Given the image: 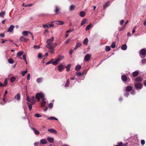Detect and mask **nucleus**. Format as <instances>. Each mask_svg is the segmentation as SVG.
<instances>
[{"instance_id": "37", "label": "nucleus", "mask_w": 146, "mask_h": 146, "mask_svg": "<svg viewBox=\"0 0 146 146\" xmlns=\"http://www.w3.org/2000/svg\"><path fill=\"white\" fill-rule=\"evenodd\" d=\"M111 50L110 47V46H107L105 48V50L107 52H108Z\"/></svg>"}, {"instance_id": "6", "label": "nucleus", "mask_w": 146, "mask_h": 146, "mask_svg": "<svg viewBox=\"0 0 146 146\" xmlns=\"http://www.w3.org/2000/svg\"><path fill=\"white\" fill-rule=\"evenodd\" d=\"M91 56V55L89 54H87L85 56L84 60L88 61L90 60Z\"/></svg>"}, {"instance_id": "57", "label": "nucleus", "mask_w": 146, "mask_h": 146, "mask_svg": "<svg viewBox=\"0 0 146 146\" xmlns=\"http://www.w3.org/2000/svg\"><path fill=\"white\" fill-rule=\"evenodd\" d=\"M123 145V143L121 142L118 143V145L116 146H122Z\"/></svg>"}, {"instance_id": "48", "label": "nucleus", "mask_w": 146, "mask_h": 146, "mask_svg": "<svg viewBox=\"0 0 146 146\" xmlns=\"http://www.w3.org/2000/svg\"><path fill=\"white\" fill-rule=\"evenodd\" d=\"M7 79H5L4 82V84L3 85V86H5L7 84Z\"/></svg>"}, {"instance_id": "17", "label": "nucleus", "mask_w": 146, "mask_h": 146, "mask_svg": "<svg viewBox=\"0 0 146 146\" xmlns=\"http://www.w3.org/2000/svg\"><path fill=\"white\" fill-rule=\"evenodd\" d=\"M135 82H140L142 80V79L140 77H138L135 79Z\"/></svg>"}, {"instance_id": "5", "label": "nucleus", "mask_w": 146, "mask_h": 146, "mask_svg": "<svg viewBox=\"0 0 146 146\" xmlns=\"http://www.w3.org/2000/svg\"><path fill=\"white\" fill-rule=\"evenodd\" d=\"M134 85L136 89H141L142 88V86L140 82L134 83Z\"/></svg>"}, {"instance_id": "46", "label": "nucleus", "mask_w": 146, "mask_h": 146, "mask_svg": "<svg viewBox=\"0 0 146 146\" xmlns=\"http://www.w3.org/2000/svg\"><path fill=\"white\" fill-rule=\"evenodd\" d=\"M27 104L28 105V107H29V109L30 110H31L32 108V106L31 104H29L28 103H27Z\"/></svg>"}, {"instance_id": "47", "label": "nucleus", "mask_w": 146, "mask_h": 146, "mask_svg": "<svg viewBox=\"0 0 146 146\" xmlns=\"http://www.w3.org/2000/svg\"><path fill=\"white\" fill-rule=\"evenodd\" d=\"M35 116L37 117H39L41 116V115L38 113H36L35 114Z\"/></svg>"}, {"instance_id": "19", "label": "nucleus", "mask_w": 146, "mask_h": 146, "mask_svg": "<svg viewBox=\"0 0 146 146\" xmlns=\"http://www.w3.org/2000/svg\"><path fill=\"white\" fill-rule=\"evenodd\" d=\"M29 31H24L22 33V35L24 36H27L28 35Z\"/></svg>"}, {"instance_id": "38", "label": "nucleus", "mask_w": 146, "mask_h": 146, "mask_svg": "<svg viewBox=\"0 0 146 146\" xmlns=\"http://www.w3.org/2000/svg\"><path fill=\"white\" fill-rule=\"evenodd\" d=\"M69 84V80L68 79H67L65 85V87H68Z\"/></svg>"}, {"instance_id": "3", "label": "nucleus", "mask_w": 146, "mask_h": 146, "mask_svg": "<svg viewBox=\"0 0 146 146\" xmlns=\"http://www.w3.org/2000/svg\"><path fill=\"white\" fill-rule=\"evenodd\" d=\"M46 47L49 49H53L57 45V44L56 43H47Z\"/></svg>"}, {"instance_id": "34", "label": "nucleus", "mask_w": 146, "mask_h": 146, "mask_svg": "<svg viewBox=\"0 0 146 146\" xmlns=\"http://www.w3.org/2000/svg\"><path fill=\"white\" fill-rule=\"evenodd\" d=\"M110 2H108L106 3L105 5L103 7L104 8V9H106V7H107L108 6V5L110 4Z\"/></svg>"}, {"instance_id": "24", "label": "nucleus", "mask_w": 146, "mask_h": 146, "mask_svg": "<svg viewBox=\"0 0 146 146\" xmlns=\"http://www.w3.org/2000/svg\"><path fill=\"white\" fill-rule=\"evenodd\" d=\"M87 22V20L86 19H83L81 22V26H82L84 24H86Z\"/></svg>"}, {"instance_id": "15", "label": "nucleus", "mask_w": 146, "mask_h": 146, "mask_svg": "<svg viewBox=\"0 0 146 146\" xmlns=\"http://www.w3.org/2000/svg\"><path fill=\"white\" fill-rule=\"evenodd\" d=\"M82 45V44L79 42L76 43V46L74 48L75 50H76L78 48L80 47Z\"/></svg>"}, {"instance_id": "29", "label": "nucleus", "mask_w": 146, "mask_h": 146, "mask_svg": "<svg viewBox=\"0 0 146 146\" xmlns=\"http://www.w3.org/2000/svg\"><path fill=\"white\" fill-rule=\"evenodd\" d=\"M85 13L84 11H82L80 12V15L81 17H84L85 16Z\"/></svg>"}, {"instance_id": "53", "label": "nucleus", "mask_w": 146, "mask_h": 146, "mask_svg": "<svg viewBox=\"0 0 146 146\" xmlns=\"http://www.w3.org/2000/svg\"><path fill=\"white\" fill-rule=\"evenodd\" d=\"M141 144L143 145H144L145 144V141L144 140H142L141 141Z\"/></svg>"}, {"instance_id": "43", "label": "nucleus", "mask_w": 146, "mask_h": 146, "mask_svg": "<svg viewBox=\"0 0 146 146\" xmlns=\"http://www.w3.org/2000/svg\"><path fill=\"white\" fill-rule=\"evenodd\" d=\"M115 42H113L111 44V47L113 48H114L115 47Z\"/></svg>"}, {"instance_id": "28", "label": "nucleus", "mask_w": 146, "mask_h": 146, "mask_svg": "<svg viewBox=\"0 0 146 146\" xmlns=\"http://www.w3.org/2000/svg\"><path fill=\"white\" fill-rule=\"evenodd\" d=\"M71 66V64H69L67 66L65 67V68H66V71L67 72H68L70 70Z\"/></svg>"}, {"instance_id": "55", "label": "nucleus", "mask_w": 146, "mask_h": 146, "mask_svg": "<svg viewBox=\"0 0 146 146\" xmlns=\"http://www.w3.org/2000/svg\"><path fill=\"white\" fill-rule=\"evenodd\" d=\"M136 28V27H135L133 29V31H132V33L133 34L135 32V29Z\"/></svg>"}, {"instance_id": "50", "label": "nucleus", "mask_w": 146, "mask_h": 146, "mask_svg": "<svg viewBox=\"0 0 146 146\" xmlns=\"http://www.w3.org/2000/svg\"><path fill=\"white\" fill-rule=\"evenodd\" d=\"M53 106V104L52 103H50L48 105V107L50 108H52Z\"/></svg>"}, {"instance_id": "2", "label": "nucleus", "mask_w": 146, "mask_h": 146, "mask_svg": "<svg viewBox=\"0 0 146 146\" xmlns=\"http://www.w3.org/2000/svg\"><path fill=\"white\" fill-rule=\"evenodd\" d=\"M64 55H60L57 58L55 59L54 61H53L52 64L54 65H56L58 63V62L60 60H62L64 58Z\"/></svg>"}, {"instance_id": "63", "label": "nucleus", "mask_w": 146, "mask_h": 146, "mask_svg": "<svg viewBox=\"0 0 146 146\" xmlns=\"http://www.w3.org/2000/svg\"><path fill=\"white\" fill-rule=\"evenodd\" d=\"M51 50H50V52L52 53H54V49H50Z\"/></svg>"}, {"instance_id": "16", "label": "nucleus", "mask_w": 146, "mask_h": 146, "mask_svg": "<svg viewBox=\"0 0 146 146\" xmlns=\"http://www.w3.org/2000/svg\"><path fill=\"white\" fill-rule=\"evenodd\" d=\"M40 142L41 144H46L47 143V141L46 139H43L40 140Z\"/></svg>"}, {"instance_id": "27", "label": "nucleus", "mask_w": 146, "mask_h": 146, "mask_svg": "<svg viewBox=\"0 0 146 146\" xmlns=\"http://www.w3.org/2000/svg\"><path fill=\"white\" fill-rule=\"evenodd\" d=\"M127 48V46L126 44L123 45L121 47V48L122 50H125Z\"/></svg>"}, {"instance_id": "44", "label": "nucleus", "mask_w": 146, "mask_h": 146, "mask_svg": "<svg viewBox=\"0 0 146 146\" xmlns=\"http://www.w3.org/2000/svg\"><path fill=\"white\" fill-rule=\"evenodd\" d=\"M74 8L75 7L74 5H71L70 7V11L73 10L74 9Z\"/></svg>"}, {"instance_id": "11", "label": "nucleus", "mask_w": 146, "mask_h": 146, "mask_svg": "<svg viewBox=\"0 0 146 146\" xmlns=\"http://www.w3.org/2000/svg\"><path fill=\"white\" fill-rule=\"evenodd\" d=\"M20 40L22 42H25L27 41L28 40L23 36H21L20 38Z\"/></svg>"}, {"instance_id": "39", "label": "nucleus", "mask_w": 146, "mask_h": 146, "mask_svg": "<svg viewBox=\"0 0 146 146\" xmlns=\"http://www.w3.org/2000/svg\"><path fill=\"white\" fill-rule=\"evenodd\" d=\"M54 60L53 59H52L51 60H50V61H49L48 62H46V65H48V64H49L50 63H52H52L53 62V61Z\"/></svg>"}, {"instance_id": "20", "label": "nucleus", "mask_w": 146, "mask_h": 146, "mask_svg": "<svg viewBox=\"0 0 146 146\" xmlns=\"http://www.w3.org/2000/svg\"><path fill=\"white\" fill-rule=\"evenodd\" d=\"M55 8L56 9L55 10V13L56 14H58L59 13L60 9L57 6H56L55 7Z\"/></svg>"}, {"instance_id": "1", "label": "nucleus", "mask_w": 146, "mask_h": 146, "mask_svg": "<svg viewBox=\"0 0 146 146\" xmlns=\"http://www.w3.org/2000/svg\"><path fill=\"white\" fill-rule=\"evenodd\" d=\"M36 98L38 102L40 101V98H41L42 101L41 102V105L42 107L44 106L46 104V102L44 100L45 96L44 94L42 93H37L36 95Z\"/></svg>"}, {"instance_id": "33", "label": "nucleus", "mask_w": 146, "mask_h": 146, "mask_svg": "<svg viewBox=\"0 0 146 146\" xmlns=\"http://www.w3.org/2000/svg\"><path fill=\"white\" fill-rule=\"evenodd\" d=\"M31 103H32L33 104H34L35 103V98L34 96H33L31 99Z\"/></svg>"}, {"instance_id": "61", "label": "nucleus", "mask_w": 146, "mask_h": 146, "mask_svg": "<svg viewBox=\"0 0 146 146\" xmlns=\"http://www.w3.org/2000/svg\"><path fill=\"white\" fill-rule=\"evenodd\" d=\"M32 5H33V4H28V5H25V7H30Z\"/></svg>"}, {"instance_id": "41", "label": "nucleus", "mask_w": 146, "mask_h": 146, "mask_svg": "<svg viewBox=\"0 0 146 146\" xmlns=\"http://www.w3.org/2000/svg\"><path fill=\"white\" fill-rule=\"evenodd\" d=\"M26 100L29 102L31 103V100L30 99V98L28 96V95L27 94Z\"/></svg>"}, {"instance_id": "64", "label": "nucleus", "mask_w": 146, "mask_h": 146, "mask_svg": "<svg viewBox=\"0 0 146 146\" xmlns=\"http://www.w3.org/2000/svg\"><path fill=\"white\" fill-rule=\"evenodd\" d=\"M54 24H49L48 25V27H53L54 26Z\"/></svg>"}, {"instance_id": "42", "label": "nucleus", "mask_w": 146, "mask_h": 146, "mask_svg": "<svg viewBox=\"0 0 146 146\" xmlns=\"http://www.w3.org/2000/svg\"><path fill=\"white\" fill-rule=\"evenodd\" d=\"M27 70H26L25 71H22L21 72V73L22 74V75L23 76H24L27 73Z\"/></svg>"}, {"instance_id": "7", "label": "nucleus", "mask_w": 146, "mask_h": 146, "mask_svg": "<svg viewBox=\"0 0 146 146\" xmlns=\"http://www.w3.org/2000/svg\"><path fill=\"white\" fill-rule=\"evenodd\" d=\"M64 69V66L62 64H60L58 66V70L60 72H61Z\"/></svg>"}, {"instance_id": "40", "label": "nucleus", "mask_w": 146, "mask_h": 146, "mask_svg": "<svg viewBox=\"0 0 146 146\" xmlns=\"http://www.w3.org/2000/svg\"><path fill=\"white\" fill-rule=\"evenodd\" d=\"M8 62L10 64H13L14 62V61L12 58H10L8 60Z\"/></svg>"}, {"instance_id": "14", "label": "nucleus", "mask_w": 146, "mask_h": 146, "mask_svg": "<svg viewBox=\"0 0 146 146\" xmlns=\"http://www.w3.org/2000/svg\"><path fill=\"white\" fill-rule=\"evenodd\" d=\"M48 131L50 133H57V131H56L55 130V129H48Z\"/></svg>"}, {"instance_id": "54", "label": "nucleus", "mask_w": 146, "mask_h": 146, "mask_svg": "<svg viewBox=\"0 0 146 146\" xmlns=\"http://www.w3.org/2000/svg\"><path fill=\"white\" fill-rule=\"evenodd\" d=\"M43 27L44 28H48V25H43Z\"/></svg>"}, {"instance_id": "13", "label": "nucleus", "mask_w": 146, "mask_h": 146, "mask_svg": "<svg viewBox=\"0 0 146 146\" xmlns=\"http://www.w3.org/2000/svg\"><path fill=\"white\" fill-rule=\"evenodd\" d=\"M47 139L48 141L50 143H52L54 141V139L53 138L50 137H48L47 138Z\"/></svg>"}, {"instance_id": "35", "label": "nucleus", "mask_w": 146, "mask_h": 146, "mask_svg": "<svg viewBox=\"0 0 146 146\" xmlns=\"http://www.w3.org/2000/svg\"><path fill=\"white\" fill-rule=\"evenodd\" d=\"M42 78H38L36 79V81L37 83H40L42 82Z\"/></svg>"}, {"instance_id": "23", "label": "nucleus", "mask_w": 146, "mask_h": 146, "mask_svg": "<svg viewBox=\"0 0 146 146\" xmlns=\"http://www.w3.org/2000/svg\"><path fill=\"white\" fill-rule=\"evenodd\" d=\"M122 80L123 81H126L127 80V77L125 75H122L121 77Z\"/></svg>"}, {"instance_id": "45", "label": "nucleus", "mask_w": 146, "mask_h": 146, "mask_svg": "<svg viewBox=\"0 0 146 146\" xmlns=\"http://www.w3.org/2000/svg\"><path fill=\"white\" fill-rule=\"evenodd\" d=\"M82 73H82L81 72H76V75L77 76L79 77L81 76L82 75Z\"/></svg>"}, {"instance_id": "62", "label": "nucleus", "mask_w": 146, "mask_h": 146, "mask_svg": "<svg viewBox=\"0 0 146 146\" xmlns=\"http://www.w3.org/2000/svg\"><path fill=\"white\" fill-rule=\"evenodd\" d=\"M39 144V142H35L34 143V145L35 146H37Z\"/></svg>"}, {"instance_id": "12", "label": "nucleus", "mask_w": 146, "mask_h": 146, "mask_svg": "<svg viewBox=\"0 0 146 146\" xmlns=\"http://www.w3.org/2000/svg\"><path fill=\"white\" fill-rule=\"evenodd\" d=\"M55 22H57V23H56V24L58 25H63L64 23V22L62 21H53V22H52V23H54Z\"/></svg>"}, {"instance_id": "36", "label": "nucleus", "mask_w": 146, "mask_h": 146, "mask_svg": "<svg viewBox=\"0 0 146 146\" xmlns=\"http://www.w3.org/2000/svg\"><path fill=\"white\" fill-rule=\"evenodd\" d=\"M92 26V24H90L88 26H87L86 28V31L88 30Z\"/></svg>"}, {"instance_id": "9", "label": "nucleus", "mask_w": 146, "mask_h": 146, "mask_svg": "<svg viewBox=\"0 0 146 146\" xmlns=\"http://www.w3.org/2000/svg\"><path fill=\"white\" fill-rule=\"evenodd\" d=\"M14 27L15 26L14 25H11L9 27V29L7 31V32H12L13 31Z\"/></svg>"}, {"instance_id": "56", "label": "nucleus", "mask_w": 146, "mask_h": 146, "mask_svg": "<svg viewBox=\"0 0 146 146\" xmlns=\"http://www.w3.org/2000/svg\"><path fill=\"white\" fill-rule=\"evenodd\" d=\"M42 54L40 53H39L38 54V58H42Z\"/></svg>"}, {"instance_id": "59", "label": "nucleus", "mask_w": 146, "mask_h": 146, "mask_svg": "<svg viewBox=\"0 0 146 146\" xmlns=\"http://www.w3.org/2000/svg\"><path fill=\"white\" fill-rule=\"evenodd\" d=\"M124 23V20H121L120 22V24L121 25H122Z\"/></svg>"}, {"instance_id": "58", "label": "nucleus", "mask_w": 146, "mask_h": 146, "mask_svg": "<svg viewBox=\"0 0 146 146\" xmlns=\"http://www.w3.org/2000/svg\"><path fill=\"white\" fill-rule=\"evenodd\" d=\"M72 31H73V30L70 29L66 31V33H71Z\"/></svg>"}, {"instance_id": "8", "label": "nucleus", "mask_w": 146, "mask_h": 146, "mask_svg": "<svg viewBox=\"0 0 146 146\" xmlns=\"http://www.w3.org/2000/svg\"><path fill=\"white\" fill-rule=\"evenodd\" d=\"M23 51H20L17 53V56L21 59H22L20 56L23 54Z\"/></svg>"}, {"instance_id": "10", "label": "nucleus", "mask_w": 146, "mask_h": 146, "mask_svg": "<svg viewBox=\"0 0 146 146\" xmlns=\"http://www.w3.org/2000/svg\"><path fill=\"white\" fill-rule=\"evenodd\" d=\"M54 36H52L50 39H48L46 41L47 43H53V42L54 40Z\"/></svg>"}, {"instance_id": "18", "label": "nucleus", "mask_w": 146, "mask_h": 146, "mask_svg": "<svg viewBox=\"0 0 146 146\" xmlns=\"http://www.w3.org/2000/svg\"><path fill=\"white\" fill-rule=\"evenodd\" d=\"M15 99L19 101L20 100V96L19 93H18L15 97Z\"/></svg>"}, {"instance_id": "51", "label": "nucleus", "mask_w": 146, "mask_h": 146, "mask_svg": "<svg viewBox=\"0 0 146 146\" xmlns=\"http://www.w3.org/2000/svg\"><path fill=\"white\" fill-rule=\"evenodd\" d=\"M30 79V74H29L27 75V79L29 80Z\"/></svg>"}, {"instance_id": "22", "label": "nucleus", "mask_w": 146, "mask_h": 146, "mask_svg": "<svg viewBox=\"0 0 146 146\" xmlns=\"http://www.w3.org/2000/svg\"><path fill=\"white\" fill-rule=\"evenodd\" d=\"M132 88L131 86H128L126 87V90L127 92L130 91L131 90Z\"/></svg>"}, {"instance_id": "52", "label": "nucleus", "mask_w": 146, "mask_h": 146, "mask_svg": "<svg viewBox=\"0 0 146 146\" xmlns=\"http://www.w3.org/2000/svg\"><path fill=\"white\" fill-rule=\"evenodd\" d=\"M34 48L35 49H38L40 48V47L39 46L35 45L34 46Z\"/></svg>"}, {"instance_id": "4", "label": "nucleus", "mask_w": 146, "mask_h": 146, "mask_svg": "<svg viewBox=\"0 0 146 146\" xmlns=\"http://www.w3.org/2000/svg\"><path fill=\"white\" fill-rule=\"evenodd\" d=\"M139 55L142 58L145 57L146 56V50L145 49H141L139 52Z\"/></svg>"}, {"instance_id": "31", "label": "nucleus", "mask_w": 146, "mask_h": 146, "mask_svg": "<svg viewBox=\"0 0 146 146\" xmlns=\"http://www.w3.org/2000/svg\"><path fill=\"white\" fill-rule=\"evenodd\" d=\"M88 38H86L83 40V43L84 44L87 45L88 44Z\"/></svg>"}, {"instance_id": "21", "label": "nucleus", "mask_w": 146, "mask_h": 146, "mask_svg": "<svg viewBox=\"0 0 146 146\" xmlns=\"http://www.w3.org/2000/svg\"><path fill=\"white\" fill-rule=\"evenodd\" d=\"M139 72L137 71H135L132 73V75L133 77H135L137 76L139 74Z\"/></svg>"}, {"instance_id": "25", "label": "nucleus", "mask_w": 146, "mask_h": 146, "mask_svg": "<svg viewBox=\"0 0 146 146\" xmlns=\"http://www.w3.org/2000/svg\"><path fill=\"white\" fill-rule=\"evenodd\" d=\"M31 129L34 131V132L36 135H38L39 134L40 132L36 130L33 127H32Z\"/></svg>"}, {"instance_id": "30", "label": "nucleus", "mask_w": 146, "mask_h": 146, "mask_svg": "<svg viewBox=\"0 0 146 146\" xmlns=\"http://www.w3.org/2000/svg\"><path fill=\"white\" fill-rule=\"evenodd\" d=\"M5 11H2L0 13V17H3L5 15Z\"/></svg>"}, {"instance_id": "32", "label": "nucleus", "mask_w": 146, "mask_h": 146, "mask_svg": "<svg viewBox=\"0 0 146 146\" xmlns=\"http://www.w3.org/2000/svg\"><path fill=\"white\" fill-rule=\"evenodd\" d=\"M16 80V78L14 76H12L11 77L10 81L11 82H13Z\"/></svg>"}, {"instance_id": "60", "label": "nucleus", "mask_w": 146, "mask_h": 146, "mask_svg": "<svg viewBox=\"0 0 146 146\" xmlns=\"http://www.w3.org/2000/svg\"><path fill=\"white\" fill-rule=\"evenodd\" d=\"M23 58L25 60H26V56L25 54H24L23 56Z\"/></svg>"}, {"instance_id": "26", "label": "nucleus", "mask_w": 146, "mask_h": 146, "mask_svg": "<svg viewBox=\"0 0 146 146\" xmlns=\"http://www.w3.org/2000/svg\"><path fill=\"white\" fill-rule=\"evenodd\" d=\"M81 66L79 64L77 65L75 67V70L76 71L79 70L81 68Z\"/></svg>"}, {"instance_id": "49", "label": "nucleus", "mask_w": 146, "mask_h": 146, "mask_svg": "<svg viewBox=\"0 0 146 146\" xmlns=\"http://www.w3.org/2000/svg\"><path fill=\"white\" fill-rule=\"evenodd\" d=\"M141 62L143 64H145L146 63V59H143L141 61Z\"/></svg>"}]
</instances>
